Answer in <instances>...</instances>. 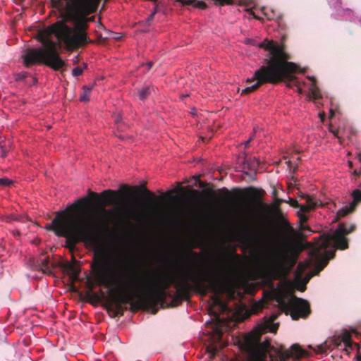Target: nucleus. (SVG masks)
Masks as SVG:
<instances>
[{
  "label": "nucleus",
  "instance_id": "obj_1",
  "mask_svg": "<svg viewBox=\"0 0 361 361\" xmlns=\"http://www.w3.org/2000/svg\"><path fill=\"white\" fill-rule=\"evenodd\" d=\"M90 202L88 197L78 200L65 210L58 212L51 222L46 224L44 228L53 231L59 237L65 238L66 247L71 251L75 250L77 244L80 243L95 249L92 268L96 281L100 286L116 288L118 294L111 295L109 302L114 317H121L127 310L123 305H130L133 311L141 308L138 298L139 290H136L135 280L132 275L125 278L118 275L114 278L110 277L109 269L106 265L109 257L101 241L106 224L87 214L85 207Z\"/></svg>",
  "mask_w": 361,
  "mask_h": 361
},
{
  "label": "nucleus",
  "instance_id": "obj_2",
  "mask_svg": "<svg viewBox=\"0 0 361 361\" xmlns=\"http://www.w3.org/2000/svg\"><path fill=\"white\" fill-rule=\"evenodd\" d=\"M298 185L295 175V216L298 218L295 223V292H304L310 279L318 275L335 257L336 249L348 247L345 236L355 230V225L348 229L340 223L336 228H331L314 238V243L307 241L306 237L313 233L308 223L310 212L319 202L302 192Z\"/></svg>",
  "mask_w": 361,
  "mask_h": 361
},
{
  "label": "nucleus",
  "instance_id": "obj_3",
  "mask_svg": "<svg viewBox=\"0 0 361 361\" xmlns=\"http://www.w3.org/2000/svg\"><path fill=\"white\" fill-rule=\"evenodd\" d=\"M176 293L173 297L172 306L180 303L183 300L190 298V293L195 291L206 295L211 291L215 295L228 294L234 295V288L231 279V269L224 260L219 261V267L212 274L207 275L200 270L194 271L190 269L185 271L182 279L176 283Z\"/></svg>",
  "mask_w": 361,
  "mask_h": 361
},
{
  "label": "nucleus",
  "instance_id": "obj_4",
  "mask_svg": "<svg viewBox=\"0 0 361 361\" xmlns=\"http://www.w3.org/2000/svg\"><path fill=\"white\" fill-rule=\"evenodd\" d=\"M269 51L264 59V64L257 69L251 79L247 82H256L242 90L241 94H247L255 91L261 85L266 83L278 84L286 81L290 86L293 80V62L290 61L291 57L285 51V47H264Z\"/></svg>",
  "mask_w": 361,
  "mask_h": 361
},
{
  "label": "nucleus",
  "instance_id": "obj_5",
  "mask_svg": "<svg viewBox=\"0 0 361 361\" xmlns=\"http://www.w3.org/2000/svg\"><path fill=\"white\" fill-rule=\"evenodd\" d=\"M278 318L277 313H272L264 323L263 329H255L247 334L240 345L242 353L230 361H287L293 355V345L290 346V352L282 349L274 356L271 352V343L267 339L262 341L264 331L276 332L279 324L274 323Z\"/></svg>",
  "mask_w": 361,
  "mask_h": 361
},
{
  "label": "nucleus",
  "instance_id": "obj_6",
  "mask_svg": "<svg viewBox=\"0 0 361 361\" xmlns=\"http://www.w3.org/2000/svg\"><path fill=\"white\" fill-rule=\"evenodd\" d=\"M295 92H297L304 102H308L312 104L315 107L320 108L324 105L329 110V117L330 119L329 130L341 142V140L348 136L349 129L343 121H340L337 125L336 123V112L333 109L332 101L327 97H324L320 90L316 84L315 78L310 75L306 68H302L299 64L295 63Z\"/></svg>",
  "mask_w": 361,
  "mask_h": 361
},
{
  "label": "nucleus",
  "instance_id": "obj_7",
  "mask_svg": "<svg viewBox=\"0 0 361 361\" xmlns=\"http://www.w3.org/2000/svg\"><path fill=\"white\" fill-rule=\"evenodd\" d=\"M133 278L135 280L136 290H139L138 298L141 308L153 309L152 313L156 314L157 306L165 304L168 296L166 290L174 283V279L154 271L142 276L133 275Z\"/></svg>",
  "mask_w": 361,
  "mask_h": 361
},
{
  "label": "nucleus",
  "instance_id": "obj_8",
  "mask_svg": "<svg viewBox=\"0 0 361 361\" xmlns=\"http://www.w3.org/2000/svg\"><path fill=\"white\" fill-rule=\"evenodd\" d=\"M85 23L72 28L63 21H57L37 32V39L42 45H85L87 37L85 32Z\"/></svg>",
  "mask_w": 361,
  "mask_h": 361
},
{
  "label": "nucleus",
  "instance_id": "obj_9",
  "mask_svg": "<svg viewBox=\"0 0 361 361\" xmlns=\"http://www.w3.org/2000/svg\"><path fill=\"white\" fill-rule=\"evenodd\" d=\"M57 47L27 48L22 54L23 65L30 68L35 65H45L54 71H64L68 65L60 56Z\"/></svg>",
  "mask_w": 361,
  "mask_h": 361
},
{
  "label": "nucleus",
  "instance_id": "obj_10",
  "mask_svg": "<svg viewBox=\"0 0 361 361\" xmlns=\"http://www.w3.org/2000/svg\"><path fill=\"white\" fill-rule=\"evenodd\" d=\"M140 192L152 203L155 202L158 199L153 192L148 190L145 186L140 188L137 186L130 187L128 185H123L118 190L110 189L104 190L100 195L95 192L90 191L89 195L92 201L98 204L113 205L118 204L125 193L135 196L139 195Z\"/></svg>",
  "mask_w": 361,
  "mask_h": 361
},
{
  "label": "nucleus",
  "instance_id": "obj_11",
  "mask_svg": "<svg viewBox=\"0 0 361 361\" xmlns=\"http://www.w3.org/2000/svg\"><path fill=\"white\" fill-rule=\"evenodd\" d=\"M264 307L269 302H276L281 310L290 315L293 319V281H281L276 287L271 286L269 291L264 293Z\"/></svg>",
  "mask_w": 361,
  "mask_h": 361
},
{
  "label": "nucleus",
  "instance_id": "obj_12",
  "mask_svg": "<svg viewBox=\"0 0 361 361\" xmlns=\"http://www.w3.org/2000/svg\"><path fill=\"white\" fill-rule=\"evenodd\" d=\"M329 6L334 10L331 16L336 20H351L352 10L343 8L341 6V0H327Z\"/></svg>",
  "mask_w": 361,
  "mask_h": 361
},
{
  "label": "nucleus",
  "instance_id": "obj_13",
  "mask_svg": "<svg viewBox=\"0 0 361 361\" xmlns=\"http://www.w3.org/2000/svg\"><path fill=\"white\" fill-rule=\"evenodd\" d=\"M352 202L343 206L336 213V219H339L344 217L347 214L353 212L357 204L361 202V189H355L352 192Z\"/></svg>",
  "mask_w": 361,
  "mask_h": 361
},
{
  "label": "nucleus",
  "instance_id": "obj_14",
  "mask_svg": "<svg viewBox=\"0 0 361 361\" xmlns=\"http://www.w3.org/2000/svg\"><path fill=\"white\" fill-rule=\"evenodd\" d=\"M282 269L283 265L280 262L271 259L264 267V275L269 281L278 280L282 276Z\"/></svg>",
  "mask_w": 361,
  "mask_h": 361
},
{
  "label": "nucleus",
  "instance_id": "obj_15",
  "mask_svg": "<svg viewBox=\"0 0 361 361\" xmlns=\"http://www.w3.org/2000/svg\"><path fill=\"white\" fill-rule=\"evenodd\" d=\"M311 313L310 302L303 298L295 295V321L307 319Z\"/></svg>",
  "mask_w": 361,
  "mask_h": 361
},
{
  "label": "nucleus",
  "instance_id": "obj_16",
  "mask_svg": "<svg viewBox=\"0 0 361 361\" xmlns=\"http://www.w3.org/2000/svg\"><path fill=\"white\" fill-rule=\"evenodd\" d=\"M63 271L70 276L72 282L78 281L80 269L76 264L71 262H66L61 264Z\"/></svg>",
  "mask_w": 361,
  "mask_h": 361
},
{
  "label": "nucleus",
  "instance_id": "obj_17",
  "mask_svg": "<svg viewBox=\"0 0 361 361\" xmlns=\"http://www.w3.org/2000/svg\"><path fill=\"white\" fill-rule=\"evenodd\" d=\"M280 226L282 228L288 230L290 232L289 242H288V252H289V263L290 267L293 266V228L289 223L285 220H282L280 222Z\"/></svg>",
  "mask_w": 361,
  "mask_h": 361
},
{
  "label": "nucleus",
  "instance_id": "obj_18",
  "mask_svg": "<svg viewBox=\"0 0 361 361\" xmlns=\"http://www.w3.org/2000/svg\"><path fill=\"white\" fill-rule=\"evenodd\" d=\"M37 267L43 273L51 275L53 274L52 269L56 266L53 264H50L48 256H45L44 254H42L37 259Z\"/></svg>",
  "mask_w": 361,
  "mask_h": 361
},
{
  "label": "nucleus",
  "instance_id": "obj_19",
  "mask_svg": "<svg viewBox=\"0 0 361 361\" xmlns=\"http://www.w3.org/2000/svg\"><path fill=\"white\" fill-rule=\"evenodd\" d=\"M2 220L6 223H11L12 221H20L25 222L29 221L27 216L23 215L10 214L2 217Z\"/></svg>",
  "mask_w": 361,
  "mask_h": 361
},
{
  "label": "nucleus",
  "instance_id": "obj_20",
  "mask_svg": "<svg viewBox=\"0 0 361 361\" xmlns=\"http://www.w3.org/2000/svg\"><path fill=\"white\" fill-rule=\"evenodd\" d=\"M245 43L247 44H250V45H257V46H259V45H284V42H281V44H279L277 42H275L273 40L269 41L267 42H266V40H264L262 42H257L255 39H249V38L246 39Z\"/></svg>",
  "mask_w": 361,
  "mask_h": 361
},
{
  "label": "nucleus",
  "instance_id": "obj_21",
  "mask_svg": "<svg viewBox=\"0 0 361 361\" xmlns=\"http://www.w3.org/2000/svg\"><path fill=\"white\" fill-rule=\"evenodd\" d=\"M355 343L350 338H344L341 343L338 345L341 348H343L344 350L349 353L350 351L354 350Z\"/></svg>",
  "mask_w": 361,
  "mask_h": 361
},
{
  "label": "nucleus",
  "instance_id": "obj_22",
  "mask_svg": "<svg viewBox=\"0 0 361 361\" xmlns=\"http://www.w3.org/2000/svg\"><path fill=\"white\" fill-rule=\"evenodd\" d=\"M295 361L297 360V359L302 358V357H307L309 356V352L302 348L300 345L295 343Z\"/></svg>",
  "mask_w": 361,
  "mask_h": 361
},
{
  "label": "nucleus",
  "instance_id": "obj_23",
  "mask_svg": "<svg viewBox=\"0 0 361 361\" xmlns=\"http://www.w3.org/2000/svg\"><path fill=\"white\" fill-rule=\"evenodd\" d=\"M185 256L188 259H191L195 264L199 263L201 260L200 255L192 250L188 252L185 254Z\"/></svg>",
  "mask_w": 361,
  "mask_h": 361
},
{
  "label": "nucleus",
  "instance_id": "obj_24",
  "mask_svg": "<svg viewBox=\"0 0 361 361\" xmlns=\"http://www.w3.org/2000/svg\"><path fill=\"white\" fill-rule=\"evenodd\" d=\"M150 93H151V87L149 86H146V87L142 88L140 90H139V92H138L139 99L141 100H145V99H147L148 97V96L150 94Z\"/></svg>",
  "mask_w": 361,
  "mask_h": 361
},
{
  "label": "nucleus",
  "instance_id": "obj_25",
  "mask_svg": "<svg viewBox=\"0 0 361 361\" xmlns=\"http://www.w3.org/2000/svg\"><path fill=\"white\" fill-rule=\"evenodd\" d=\"M202 193L207 196V197L212 199V200H216L217 199L218 197V195L216 193V192L212 189V188H208V189H204L202 190Z\"/></svg>",
  "mask_w": 361,
  "mask_h": 361
},
{
  "label": "nucleus",
  "instance_id": "obj_26",
  "mask_svg": "<svg viewBox=\"0 0 361 361\" xmlns=\"http://www.w3.org/2000/svg\"><path fill=\"white\" fill-rule=\"evenodd\" d=\"M272 195L274 198V205L273 207L275 210L279 211V207L283 200L277 197V190L275 188L273 190Z\"/></svg>",
  "mask_w": 361,
  "mask_h": 361
},
{
  "label": "nucleus",
  "instance_id": "obj_27",
  "mask_svg": "<svg viewBox=\"0 0 361 361\" xmlns=\"http://www.w3.org/2000/svg\"><path fill=\"white\" fill-rule=\"evenodd\" d=\"M84 93L80 96V100L81 102H87L89 100V94L92 90V87H83Z\"/></svg>",
  "mask_w": 361,
  "mask_h": 361
},
{
  "label": "nucleus",
  "instance_id": "obj_28",
  "mask_svg": "<svg viewBox=\"0 0 361 361\" xmlns=\"http://www.w3.org/2000/svg\"><path fill=\"white\" fill-rule=\"evenodd\" d=\"M246 191H247V195L250 197L256 198L257 200L259 201V198L258 197L259 194H258V191L257 189H255L254 188H249L246 189Z\"/></svg>",
  "mask_w": 361,
  "mask_h": 361
},
{
  "label": "nucleus",
  "instance_id": "obj_29",
  "mask_svg": "<svg viewBox=\"0 0 361 361\" xmlns=\"http://www.w3.org/2000/svg\"><path fill=\"white\" fill-rule=\"evenodd\" d=\"M219 191L224 192V200L225 202H230L232 200L231 194L227 188H222L221 189L219 190Z\"/></svg>",
  "mask_w": 361,
  "mask_h": 361
},
{
  "label": "nucleus",
  "instance_id": "obj_30",
  "mask_svg": "<svg viewBox=\"0 0 361 361\" xmlns=\"http://www.w3.org/2000/svg\"><path fill=\"white\" fill-rule=\"evenodd\" d=\"M194 7L199 8L201 9H205L207 7V6L206 3L204 1L195 0Z\"/></svg>",
  "mask_w": 361,
  "mask_h": 361
},
{
  "label": "nucleus",
  "instance_id": "obj_31",
  "mask_svg": "<svg viewBox=\"0 0 361 361\" xmlns=\"http://www.w3.org/2000/svg\"><path fill=\"white\" fill-rule=\"evenodd\" d=\"M12 184V181L10 180L7 178H0V185L1 186H9Z\"/></svg>",
  "mask_w": 361,
  "mask_h": 361
},
{
  "label": "nucleus",
  "instance_id": "obj_32",
  "mask_svg": "<svg viewBox=\"0 0 361 361\" xmlns=\"http://www.w3.org/2000/svg\"><path fill=\"white\" fill-rule=\"evenodd\" d=\"M317 353H321V354L325 353L328 349L327 345L326 343L317 345Z\"/></svg>",
  "mask_w": 361,
  "mask_h": 361
},
{
  "label": "nucleus",
  "instance_id": "obj_33",
  "mask_svg": "<svg viewBox=\"0 0 361 361\" xmlns=\"http://www.w3.org/2000/svg\"><path fill=\"white\" fill-rule=\"evenodd\" d=\"M83 69L80 67H76L72 71V75L75 77L82 75Z\"/></svg>",
  "mask_w": 361,
  "mask_h": 361
},
{
  "label": "nucleus",
  "instance_id": "obj_34",
  "mask_svg": "<svg viewBox=\"0 0 361 361\" xmlns=\"http://www.w3.org/2000/svg\"><path fill=\"white\" fill-rule=\"evenodd\" d=\"M226 257L227 259H228V260H232V259L239 260L240 259V255L236 254L235 252H233L231 255H226Z\"/></svg>",
  "mask_w": 361,
  "mask_h": 361
},
{
  "label": "nucleus",
  "instance_id": "obj_35",
  "mask_svg": "<svg viewBox=\"0 0 361 361\" xmlns=\"http://www.w3.org/2000/svg\"><path fill=\"white\" fill-rule=\"evenodd\" d=\"M177 1L180 2L183 6L192 5L194 6L195 0H177Z\"/></svg>",
  "mask_w": 361,
  "mask_h": 361
},
{
  "label": "nucleus",
  "instance_id": "obj_36",
  "mask_svg": "<svg viewBox=\"0 0 361 361\" xmlns=\"http://www.w3.org/2000/svg\"><path fill=\"white\" fill-rule=\"evenodd\" d=\"M109 38L115 39V41L118 42L121 39V36L119 33L111 32L110 34Z\"/></svg>",
  "mask_w": 361,
  "mask_h": 361
},
{
  "label": "nucleus",
  "instance_id": "obj_37",
  "mask_svg": "<svg viewBox=\"0 0 361 361\" xmlns=\"http://www.w3.org/2000/svg\"><path fill=\"white\" fill-rule=\"evenodd\" d=\"M356 24H359L361 26V17L355 16L352 11V20H350Z\"/></svg>",
  "mask_w": 361,
  "mask_h": 361
},
{
  "label": "nucleus",
  "instance_id": "obj_38",
  "mask_svg": "<svg viewBox=\"0 0 361 361\" xmlns=\"http://www.w3.org/2000/svg\"><path fill=\"white\" fill-rule=\"evenodd\" d=\"M207 351L210 354L211 357H214L217 352V350L216 348H208Z\"/></svg>",
  "mask_w": 361,
  "mask_h": 361
},
{
  "label": "nucleus",
  "instance_id": "obj_39",
  "mask_svg": "<svg viewBox=\"0 0 361 361\" xmlns=\"http://www.w3.org/2000/svg\"><path fill=\"white\" fill-rule=\"evenodd\" d=\"M0 154L3 158L7 156V151L4 146H0Z\"/></svg>",
  "mask_w": 361,
  "mask_h": 361
},
{
  "label": "nucleus",
  "instance_id": "obj_40",
  "mask_svg": "<svg viewBox=\"0 0 361 361\" xmlns=\"http://www.w3.org/2000/svg\"><path fill=\"white\" fill-rule=\"evenodd\" d=\"M216 302L219 304L221 305V307H222L223 310H226L227 309V306L225 303H224L221 299H219L218 297H216Z\"/></svg>",
  "mask_w": 361,
  "mask_h": 361
},
{
  "label": "nucleus",
  "instance_id": "obj_41",
  "mask_svg": "<svg viewBox=\"0 0 361 361\" xmlns=\"http://www.w3.org/2000/svg\"><path fill=\"white\" fill-rule=\"evenodd\" d=\"M318 116L319 117L322 122H323L326 118V113L324 111L318 112Z\"/></svg>",
  "mask_w": 361,
  "mask_h": 361
},
{
  "label": "nucleus",
  "instance_id": "obj_42",
  "mask_svg": "<svg viewBox=\"0 0 361 361\" xmlns=\"http://www.w3.org/2000/svg\"><path fill=\"white\" fill-rule=\"evenodd\" d=\"M90 298L97 300V301H99L101 298V297H99L97 293H90Z\"/></svg>",
  "mask_w": 361,
  "mask_h": 361
},
{
  "label": "nucleus",
  "instance_id": "obj_43",
  "mask_svg": "<svg viewBox=\"0 0 361 361\" xmlns=\"http://www.w3.org/2000/svg\"><path fill=\"white\" fill-rule=\"evenodd\" d=\"M113 212H114V210H113V209L106 210V209H104L102 211V214H104V215H106L109 213H113Z\"/></svg>",
  "mask_w": 361,
  "mask_h": 361
},
{
  "label": "nucleus",
  "instance_id": "obj_44",
  "mask_svg": "<svg viewBox=\"0 0 361 361\" xmlns=\"http://www.w3.org/2000/svg\"><path fill=\"white\" fill-rule=\"evenodd\" d=\"M155 13H156V11L153 12V13H152V14L148 17V18H147V21H148V22H149V21L152 20V19H153V18H154V16Z\"/></svg>",
  "mask_w": 361,
  "mask_h": 361
},
{
  "label": "nucleus",
  "instance_id": "obj_45",
  "mask_svg": "<svg viewBox=\"0 0 361 361\" xmlns=\"http://www.w3.org/2000/svg\"><path fill=\"white\" fill-rule=\"evenodd\" d=\"M252 139H253V136L250 137V138L245 142V147H247L249 146V144Z\"/></svg>",
  "mask_w": 361,
  "mask_h": 361
},
{
  "label": "nucleus",
  "instance_id": "obj_46",
  "mask_svg": "<svg viewBox=\"0 0 361 361\" xmlns=\"http://www.w3.org/2000/svg\"><path fill=\"white\" fill-rule=\"evenodd\" d=\"M130 216L131 217H134V218H135V217H136V218H137L138 215H137V212H130Z\"/></svg>",
  "mask_w": 361,
  "mask_h": 361
},
{
  "label": "nucleus",
  "instance_id": "obj_47",
  "mask_svg": "<svg viewBox=\"0 0 361 361\" xmlns=\"http://www.w3.org/2000/svg\"><path fill=\"white\" fill-rule=\"evenodd\" d=\"M147 66L148 70H149L152 67V66H153V62L152 61H149L147 63Z\"/></svg>",
  "mask_w": 361,
  "mask_h": 361
},
{
  "label": "nucleus",
  "instance_id": "obj_48",
  "mask_svg": "<svg viewBox=\"0 0 361 361\" xmlns=\"http://www.w3.org/2000/svg\"><path fill=\"white\" fill-rule=\"evenodd\" d=\"M288 203L291 206V207H293V199L292 198H289V201H288Z\"/></svg>",
  "mask_w": 361,
  "mask_h": 361
},
{
  "label": "nucleus",
  "instance_id": "obj_49",
  "mask_svg": "<svg viewBox=\"0 0 361 361\" xmlns=\"http://www.w3.org/2000/svg\"><path fill=\"white\" fill-rule=\"evenodd\" d=\"M252 5H253V2H252V1H250L249 3L245 4V6H249V7H250V8H252Z\"/></svg>",
  "mask_w": 361,
  "mask_h": 361
},
{
  "label": "nucleus",
  "instance_id": "obj_50",
  "mask_svg": "<svg viewBox=\"0 0 361 361\" xmlns=\"http://www.w3.org/2000/svg\"><path fill=\"white\" fill-rule=\"evenodd\" d=\"M66 47L68 48V49H75L76 48H79L80 47L74 46V47Z\"/></svg>",
  "mask_w": 361,
  "mask_h": 361
},
{
  "label": "nucleus",
  "instance_id": "obj_51",
  "mask_svg": "<svg viewBox=\"0 0 361 361\" xmlns=\"http://www.w3.org/2000/svg\"><path fill=\"white\" fill-rule=\"evenodd\" d=\"M191 192H192V193H193V194H195V195L199 194V192H198L197 190H192L191 191Z\"/></svg>",
  "mask_w": 361,
  "mask_h": 361
},
{
  "label": "nucleus",
  "instance_id": "obj_52",
  "mask_svg": "<svg viewBox=\"0 0 361 361\" xmlns=\"http://www.w3.org/2000/svg\"><path fill=\"white\" fill-rule=\"evenodd\" d=\"M219 336L221 338L222 336V332L221 331H218Z\"/></svg>",
  "mask_w": 361,
  "mask_h": 361
},
{
  "label": "nucleus",
  "instance_id": "obj_53",
  "mask_svg": "<svg viewBox=\"0 0 361 361\" xmlns=\"http://www.w3.org/2000/svg\"><path fill=\"white\" fill-rule=\"evenodd\" d=\"M26 75H27L26 73H23V75H21V77L25 78L26 76Z\"/></svg>",
  "mask_w": 361,
  "mask_h": 361
},
{
  "label": "nucleus",
  "instance_id": "obj_54",
  "mask_svg": "<svg viewBox=\"0 0 361 361\" xmlns=\"http://www.w3.org/2000/svg\"><path fill=\"white\" fill-rule=\"evenodd\" d=\"M115 121H116V123H118V122L120 121V118H116V119L115 120Z\"/></svg>",
  "mask_w": 361,
  "mask_h": 361
},
{
  "label": "nucleus",
  "instance_id": "obj_55",
  "mask_svg": "<svg viewBox=\"0 0 361 361\" xmlns=\"http://www.w3.org/2000/svg\"><path fill=\"white\" fill-rule=\"evenodd\" d=\"M256 164L258 166L259 164V162L258 160H256Z\"/></svg>",
  "mask_w": 361,
  "mask_h": 361
},
{
  "label": "nucleus",
  "instance_id": "obj_56",
  "mask_svg": "<svg viewBox=\"0 0 361 361\" xmlns=\"http://www.w3.org/2000/svg\"><path fill=\"white\" fill-rule=\"evenodd\" d=\"M204 183H200V186H201V187H202V186H204Z\"/></svg>",
  "mask_w": 361,
  "mask_h": 361
},
{
  "label": "nucleus",
  "instance_id": "obj_57",
  "mask_svg": "<svg viewBox=\"0 0 361 361\" xmlns=\"http://www.w3.org/2000/svg\"><path fill=\"white\" fill-rule=\"evenodd\" d=\"M354 334L357 335V332L355 330H354Z\"/></svg>",
  "mask_w": 361,
  "mask_h": 361
}]
</instances>
